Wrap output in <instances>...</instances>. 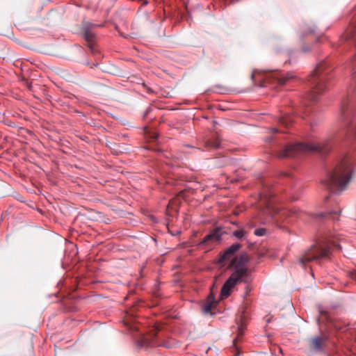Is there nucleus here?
I'll list each match as a JSON object with an SVG mask.
<instances>
[{
  "label": "nucleus",
  "instance_id": "obj_1",
  "mask_svg": "<svg viewBox=\"0 0 356 356\" xmlns=\"http://www.w3.org/2000/svg\"><path fill=\"white\" fill-rule=\"evenodd\" d=\"M340 119L348 126L350 137L354 140L356 145V114L353 104H350V100L348 99L341 102ZM353 161H356V154L348 153L344 155L336 166L322 179V184L333 193H341L351 179Z\"/></svg>",
  "mask_w": 356,
  "mask_h": 356
},
{
  "label": "nucleus",
  "instance_id": "obj_2",
  "mask_svg": "<svg viewBox=\"0 0 356 356\" xmlns=\"http://www.w3.org/2000/svg\"><path fill=\"white\" fill-rule=\"evenodd\" d=\"M341 247L332 236H326L306 251L300 258V264L304 265L313 261L329 259L332 251Z\"/></svg>",
  "mask_w": 356,
  "mask_h": 356
},
{
  "label": "nucleus",
  "instance_id": "obj_3",
  "mask_svg": "<svg viewBox=\"0 0 356 356\" xmlns=\"http://www.w3.org/2000/svg\"><path fill=\"white\" fill-rule=\"evenodd\" d=\"M332 147L329 140H318L311 143H298L286 146L282 149L278 156L280 158L295 157L308 152H327Z\"/></svg>",
  "mask_w": 356,
  "mask_h": 356
},
{
  "label": "nucleus",
  "instance_id": "obj_4",
  "mask_svg": "<svg viewBox=\"0 0 356 356\" xmlns=\"http://www.w3.org/2000/svg\"><path fill=\"white\" fill-rule=\"evenodd\" d=\"M261 201L264 202L265 204L264 213L270 216L277 222L285 221L289 217L293 216H299L300 215V211L298 209H294L289 210L277 208L266 195H261Z\"/></svg>",
  "mask_w": 356,
  "mask_h": 356
},
{
  "label": "nucleus",
  "instance_id": "obj_5",
  "mask_svg": "<svg viewBox=\"0 0 356 356\" xmlns=\"http://www.w3.org/2000/svg\"><path fill=\"white\" fill-rule=\"evenodd\" d=\"M241 245L239 243H234L232 245L220 256L218 259V263L225 265L227 261H230V266H234L235 269H236L237 267H243L242 264L248 261L247 254H241L238 262L237 258L234 257L235 253L241 248Z\"/></svg>",
  "mask_w": 356,
  "mask_h": 356
},
{
  "label": "nucleus",
  "instance_id": "obj_6",
  "mask_svg": "<svg viewBox=\"0 0 356 356\" xmlns=\"http://www.w3.org/2000/svg\"><path fill=\"white\" fill-rule=\"evenodd\" d=\"M323 70L324 64L318 65L312 72L309 79V81L314 85V90L311 96V99L314 101L317 100V95L321 93L326 88L325 78L323 73Z\"/></svg>",
  "mask_w": 356,
  "mask_h": 356
},
{
  "label": "nucleus",
  "instance_id": "obj_7",
  "mask_svg": "<svg viewBox=\"0 0 356 356\" xmlns=\"http://www.w3.org/2000/svg\"><path fill=\"white\" fill-rule=\"evenodd\" d=\"M246 272L247 270L245 267H237L234 270L221 289L220 296L222 298H226L231 294L232 289L246 275Z\"/></svg>",
  "mask_w": 356,
  "mask_h": 356
},
{
  "label": "nucleus",
  "instance_id": "obj_8",
  "mask_svg": "<svg viewBox=\"0 0 356 356\" xmlns=\"http://www.w3.org/2000/svg\"><path fill=\"white\" fill-rule=\"evenodd\" d=\"M222 236V229L217 227L206 235L204 238L197 243V248L200 250L207 252L213 249L214 246L221 241Z\"/></svg>",
  "mask_w": 356,
  "mask_h": 356
},
{
  "label": "nucleus",
  "instance_id": "obj_9",
  "mask_svg": "<svg viewBox=\"0 0 356 356\" xmlns=\"http://www.w3.org/2000/svg\"><path fill=\"white\" fill-rule=\"evenodd\" d=\"M266 78L270 79V81L276 82L280 85H284L289 80L293 79V76L289 73L284 74L276 72L267 73L266 74Z\"/></svg>",
  "mask_w": 356,
  "mask_h": 356
},
{
  "label": "nucleus",
  "instance_id": "obj_10",
  "mask_svg": "<svg viewBox=\"0 0 356 356\" xmlns=\"http://www.w3.org/2000/svg\"><path fill=\"white\" fill-rule=\"evenodd\" d=\"M326 340L325 336L315 337L311 340V347L315 350H321L322 344Z\"/></svg>",
  "mask_w": 356,
  "mask_h": 356
},
{
  "label": "nucleus",
  "instance_id": "obj_11",
  "mask_svg": "<svg viewBox=\"0 0 356 356\" xmlns=\"http://www.w3.org/2000/svg\"><path fill=\"white\" fill-rule=\"evenodd\" d=\"M216 305V302H215L214 296L211 293L208 296L207 299V302L204 304V310L205 312H210L213 307Z\"/></svg>",
  "mask_w": 356,
  "mask_h": 356
},
{
  "label": "nucleus",
  "instance_id": "obj_12",
  "mask_svg": "<svg viewBox=\"0 0 356 356\" xmlns=\"http://www.w3.org/2000/svg\"><path fill=\"white\" fill-rule=\"evenodd\" d=\"M293 121L294 116L289 114H286L285 115L280 117L279 119V123L286 127H288V126L293 123Z\"/></svg>",
  "mask_w": 356,
  "mask_h": 356
},
{
  "label": "nucleus",
  "instance_id": "obj_13",
  "mask_svg": "<svg viewBox=\"0 0 356 356\" xmlns=\"http://www.w3.org/2000/svg\"><path fill=\"white\" fill-rule=\"evenodd\" d=\"M341 211L340 209L331 211L327 213H321L318 216H327L329 218H332L334 220H337L339 219V215H340Z\"/></svg>",
  "mask_w": 356,
  "mask_h": 356
},
{
  "label": "nucleus",
  "instance_id": "obj_14",
  "mask_svg": "<svg viewBox=\"0 0 356 356\" xmlns=\"http://www.w3.org/2000/svg\"><path fill=\"white\" fill-rule=\"evenodd\" d=\"M95 38V34L90 31L86 29L84 32V38L88 43V47L92 48V42Z\"/></svg>",
  "mask_w": 356,
  "mask_h": 356
},
{
  "label": "nucleus",
  "instance_id": "obj_15",
  "mask_svg": "<svg viewBox=\"0 0 356 356\" xmlns=\"http://www.w3.org/2000/svg\"><path fill=\"white\" fill-rule=\"evenodd\" d=\"M220 144V140L218 138L209 140L206 143V145L207 147H213V148H218V147H219Z\"/></svg>",
  "mask_w": 356,
  "mask_h": 356
},
{
  "label": "nucleus",
  "instance_id": "obj_16",
  "mask_svg": "<svg viewBox=\"0 0 356 356\" xmlns=\"http://www.w3.org/2000/svg\"><path fill=\"white\" fill-rule=\"evenodd\" d=\"M246 232L243 229H238L232 232V235L236 238L241 239L245 236Z\"/></svg>",
  "mask_w": 356,
  "mask_h": 356
},
{
  "label": "nucleus",
  "instance_id": "obj_17",
  "mask_svg": "<svg viewBox=\"0 0 356 356\" xmlns=\"http://www.w3.org/2000/svg\"><path fill=\"white\" fill-rule=\"evenodd\" d=\"M245 328V327L243 323L238 327V337L236 339H234V343H235L236 340H237L241 336H242L243 334Z\"/></svg>",
  "mask_w": 356,
  "mask_h": 356
},
{
  "label": "nucleus",
  "instance_id": "obj_18",
  "mask_svg": "<svg viewBox=\"0 0 356 356\" xmlns=\"http://www.w3.org/2000/svg\"><path fill=\"white\" fill-rule=\"evenodd\" d=\"M266 232V230L264 228H258L254 230V234L258 236H262L265 235Z\"/></svg>",
  "mask_w": 356,
  "mask_h": 356
},
{
  "label": "nucleus",
  "instance_id": "obj_19",
  "mask_svg": "<svg viewBox=\"0 0 356 356\" xmlns=\"http://www.w3.org/2000/svg\"><path fill=\"white\" fill-rule=\"evenodd\" d=\"M259 73V70H254L252 73L251 78L252 80H254L257 76V74Z\"/></svg>",
  "mask_w": 356,
  "mask_h": 356
},
{
  "label": "nucleus",
  "instance_id": "obj_20",
  "mask_svg": "<svg viewBox=\"0 0 356 356\" xmlns=\"http://www.w3.org/2000/svg\"><path fill=\"white\" fill-rule=\"evenodd\" d=\"M352 37H353V32H352V31L348 32V33H347V35H346V39L347 40H349Z\"/></svg>",
  "mask_w": 356,
  "mask_h": 356
},
{
  "label": "nucleus",
  "instance_id": "obj_21",
  "mask_svg": "<svg viewBox=\"0 0 356 356\" xmlns=\"http://www.w3.org/2000/svg\"><path fill=\"white\" fill-rule=\"evenodd\" d=\"M270 130L272 131V133H273V134H276V133H278V132H279L278 129H277V128H275V127H274V128H271V129H270Z\"/></svg>",
  "mask_w": 356,
  "mask_h": 356
},
{
  "label": "nucleus",
  "instance_id": "obj_22",
  "mask_svg": "<svg viewBox=\"0 0 356 356\" xmlns=\"http://www.w3.org/2000/svg\"><path fill=\"white\" fill-rule=\"evenodd\" d=\"M351 276L353 280H356V270L352 273Z\"/></svg>",
  "mask_w": 356,
  "mask_h": 356
},
{
  "label": "nucleus",
  "instance_id": "obj_23",
  "mask_svg": "<svg viewBox=\"0 0 356 356\" xmlns=\"http://www.w3.org/2000/svg\"><path fill=\"white\" fill-rule=\"evenodd\" d=\"M330 198H331V196H330V195L327 196V197H325V202H328L330 201Z\"/></svg>",
  "mask_w": 356,
  "mask_h": 356
},
{
  "label": "nucleus",
  "instance_id": "obj_24",
  "mask_svg": "<svg viewBox=\"0 0 356 356\" xmlns=\"http://www.w3.org/2000/svg\"><path fill=\"white\" fill-rule=\"evenodd\" d=\"M352 90H355V88L352 86V84L350 86L349 88H348V92Z\"/></svg>",
  "mask_w": 356,
  "mask_h": 356
},
{
  "label": "nucleus",
  "instance_id": "obj_25",
  "mask_svg": "<svg viewBox=\"0 0 356 356\" xmlns=\"http://www.w3.org/2000/svg\"><path fill=\"white\" fill-rule=\"evenodd\" d=\"M259 86H260V87H264V86H265V85H264V83H261V84H259Z\"/></svg>",
  "mask_w": 356,
  "mask_h": 356
},
{
  "label": "nucleus",
  "instance_id": "obj_26",
  "mask_svg": "<svg viewBox=\"0 0 356 356\" xmlns=\"http://www.w3.org/2000/svg\"><path fill=\"white\" fill-rule=\"evenodd\" d=\"M144 343L146 344V346H149V343L148 342L145 341Z\"/></svg>",
  "mask_w": 356,
  "mask_h": 356
}]
</instances>
